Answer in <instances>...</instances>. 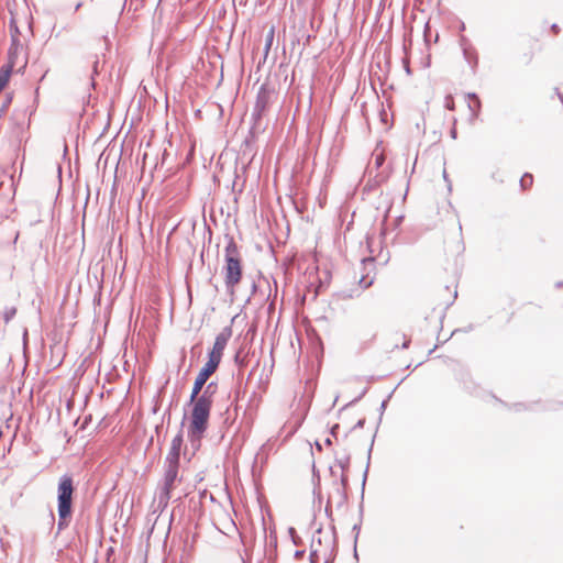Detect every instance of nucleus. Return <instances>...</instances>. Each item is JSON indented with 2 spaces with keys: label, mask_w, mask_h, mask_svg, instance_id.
Masks as SVG:
<instances>
[{
  "label": "nucleus",
  "mask_w": 563,
  "mask_h": 563,
  "mask_svg": "<svg viewBox=\"0 0 563 563\" xmlns=\"http://www.w3.org/2000/svg\"><path fill=\"white\" fill-rule=\"evenodd\" d=\"M350 466V456H343L341 459H336L335 467H339L341 472H347Z\"/></svg>",
  "instance_id": "nucleus-9"
},
{
  "label": "nucleus",
  "mask_w": 563,
  "mask_h": 563,
  "mask_svg": "<svg viewBox=\"0 0 563 563\" xmlns=\"http://www.w3.org/2000/svg\"><path fill=\"white\" fill-rule=\"evenodd\" d=\"M373 156H374V163H375L376 168H379L385 162L384 154L374 152Z\"/></svg>",
  "instance_id": "nucleus-15"
},
{
  "label": "nucleus",
  "mask_w": 563,
  "mask_h": 563,
  "mask_svg": "<svg viewBox=\"0 0 563 563\" xmlns=\"http://www.w3.org/2000/svg\"><path fill=\"white\" fill-rule=\"evenodd\" d=\"M347 482H349V478H347L346 472H341L340 473V486H341L342 492H345V489L347 488Z\"/></svg>",
  "instance_id": "nucleus-16"
},
{
  "label": "nucleus",
  "mask_w": 563,
  "mask_h": 563,
  "mask_svg": "<svg viewBox=\"0 0 563 563\" xmlns=\"http://www.w3.org/2000/svg\"><path fill=\"white\" fill-rule=\"evenodd\" d=\"M330 470H331V473H332L333 475H335V471H334V468H333V467H331Z\"/></svg>",
  "instance_id": "nucleus-29"
},
{
  "label": "nucleus",
  "mask_w": 563,
  "mask_h": 563,
  "mask_svg": "<svg viewBox=\"0 0 563 563\" xmlns=\"http://www.w3.org/2000/svg\"><path fill=\"white\" fill-rule=\"evenodd\" d=\"M302 554H303V551H297L295 555H296V558H300Z\"/></svg>",
  "instance_id": "nucleus-22"
},
{
  "label": "nucleus",
  "mask_w": 563,
  "mask_h": 563,
  "mask_svg": "<svg viewBox=\"0 0 563 563\" xmlns=\"http://www.w3.org/2000/svg\"><path fill=\"white\" fill-rule=\"evenodd\" d=\"M179 483H181V476L179 475V464L164 463V475L155 497L157 508L159 510L163 511L167 507L172 498V492Z\"/></svg>",
  "instance_id": "nucleus-4"
},
{
  "label": "nucleus",
  "mask_w": 563,
  "mask_h": 563,
  "mask_svg": "<svg viewBox=\"0 0 563 563\" xmlns=\"http://www.w3.org/2000/svg\"><path fill=\"white\" fill-rule=\"evenodd\" d=\"M363 269L366 271L369 268V272L374 269L375 260L373 257H367L362 260Z\"/></svg>",
  "instance_id": "nucleus-14"
},
{
  "label": "nucleus",
  "mask_w": 563,
  "mask_h": 563,
  "mask_svg": "<svg viewBox=\"0 0 563 563\" xmlns=\"http://www.w3.org/2000/svg\"><path fill=\"white\" fill-rule=\"evenodd\" d=\"M15 314H16V308L9 307L4 310L3 319L5 322H9L10 320H12L14 318Z\"/></svg>",
  "instance_id": "nucleus-13"
},
{
  "label": "nucleus",
  "mask_w": 563,
  "mask_h": 563,
  "mask_svg": "<svg viewBox=\"0 0 563 563\" xmlns=\"http://www.w3.org/2000/svg\"><path fill=\"white\" fill-rule=\"evenodd\" d=\"M316 555H317V554H316V552H311L310 558H311V562H312V563H313V558H314Z\"/></svg>",
  "instance_id": "nucleus-26"
},
{
  "label": "nucleus",
  "mask_w": 563,
  "mask_h": 563,
  "mask_svg": "<svg viewBox=\"0 0 563 563\" xmlns=\"http://www.w3.org/2000/svg\"><path fill=\"white\" fill-rule=\"evenodd\" d=\"M273 37H274V29H272L268 33L267 42H266V51H268L271 48Z\"/></svg>",
  "instance_id": "nucleus-17"
},
{
  "label": "nucleus",
  "mask_w": 563,
  "mask_h": 563,
  "mask_svg": "<svg viewBox=\"0 0 563 563\" xmlns=\"http://www.w3.org/2000/svg\"><path fill=\"white\" fill-rule=\"evenodd\" d=\"M268 103L269 95L266 90L262 88L257 93L255 106L252 112V117L255 121H258L262 118L263 113L268 107Z\"/></svg>",
  "instance_id": "nucleus-7"
},
{
  "label": "nucleus",
  "mask_w": 563,
  "mask_h": 563,
  "mask_svg": "<svg viewBox=\"0 0 563 563\" xmlns=\"http://www.w3.org/2000/svg\"><path fill=\"white\" fill-rule=\"evenodd\" d=\"M445 107L449 109V110H453L454 109V100L452 97H446L445 98Z\"/></svg>",
  "instance_id": "nucleus-18"
},
{
  "label": "nucleus",
  "mask_w": 563,
  "mask_h": 563,
  "mask_svg": "<svg viewBox=\"0 0 563 563\" xmlns=\"http://www.w3.org/2000/svg\"><path fill=\"white\" fill-rule=\"evenodd\" d=\"M181 445H183V434L178 433L172 440L170 449L165 459V464H179Z\"/></svg>",
  "instance_id": "nucleus-8"
},
{
  "label": "nucleus",
  "mask_w": 563,
  "mask_h": 563,
  "mask_svg": "<svg viewBox=\"0 0 563 563\" xmlns=\"http://www.w3.org/2000/svg\"><path fill=\"white\" fill-rule=\"evenodd\" d=\"M373 283H374V277L369 276V272L366 275H362V277L358 280V284L363 289L371 287L373 285Z\"/></svg>",
  "instance_id": "nucleus-11"
},
{
  "label": "nucleus",
  "mask_w": 563,
  "mask_h": 563,
  "mask_svg": "<svg viewBox=\"0 0 563 563\" xmlns=\"http://www.w3.org/2000/svg\"><path fill=\"white\" fill-rule=\"evenodd\" d=\"M552 30L556 33V32H558V30H559V29H558V25H556V24H553V25H552Z\"/></svg>",
  "instance_id": "nucleus-25"
},
{
  "label": "nucleus",
  "mask_w": 563,
  "mask_h": 563,
  "mask_svg": "<svg viewBox=\"0 0 563 563\" xmlns=\"http://www.w3.org/2000/svg\"><path fill=\"white\" fill-rule=\"evenodd\" d=\"M231 336H232L231 327H225L221 330V332L216 336L213 346H212L211 351L209 352V355H208L209 362H213L217 365L220 364V362L222 360L223 351H224L229 340L231 339Z\"/></svg>",
  "instance_id": "nucleus-5"
},
{
  "label": "nucleus",
  "mask_w": 563,
  "mask_h": 563,
  "mask_svg": "<svg viewBox=\"0 0 563 563\" xmlns=\"http://www.w3.org/2000/svg\"><path fill=\"white\" fill-rule=\"evenodd\" d=\"M15 57L16 56H9V67H10V70H12L13 67L16 65Z\"/></svg>",
  "instance_id": "nucleus-19"
},
{
  "label": "nucleus",
  "mask_w": 563,
  "mask_h": 563,
  "mask_svg": "<svg viewBox=\"0 0 563 563\" xmlns=\"http://www.w3.org/2000/svg\"><path fill=\"white\" fill-rule=\"evenodd\" d=\"M219 365L214 364L213 362L207 361V363L203 365V367L198 373L194 386H192V396L196 398L197 395H199L203 387H206V383L209 379V377L217 371Z\"/></svg>",
  "instance_id": "nucleus-6"
},
{
  "label": "nucleus",
  "mask_w": 563,
  "mask_h": 563,
  "mask_svg": "<svg viewBox=\"0 0 563 563\" xmlns=\"http://www.w3.org/2000/svg\"><path fill=\"white\" fill-rule=\"evenodd\" d=\"M219 386L216 382H210L202 388L201 393L194 398L190 395L189 402L191 411L188 426V439L191 444L199 445L208 426L212 404L218 395Z\"/></svg>",
  "instance_id": "nucleus-1"
},
{
  "label": "nucleus",
  "mask_w": 563,
  "mask_h": 563,
  "mask_svg": "<svg viewBox=\"0 0 563 563\" xmlns=\"http://www.w3.org/2000/svg\"><path fill=\"white\" fill-rule=\"evenodd\" d=\"M404 67H405V69H406V73H407L408 75H410V73H411V71H410V67H409V62H408V59H404Z\"/></svg>",
  "instance_id": "nucleus-20"
},
{
  "label": "nucleus",
  "mask_w": 563,
  "mask_h": 563,
  "mask_svg": "<svg viewBox=\"0 0 563 563\" xmlns=\"http://www.w3.org/2000/svg\"><path fill=\"white\" fill-rule=\"evenodd\" d=\"M451 135H452V137H453V139H455V137H456V131H455V129H453V130L451 131Z\"/></svg>",
  "instance_id": "nucleus-23"
},
{
  "label": "nucleus",
  "mask_w": 563,
  "mask_h": 563,
  "mask_svg": "<svg viewBox=\"0 0 563 563\" xmlns=\"http://www.w3.org/2000/svg\"><path fill=\"white\" fill-rule=\"evenodd\" d=\"M559 98H560V100H561V101H562V103H563V95L559 93Z\"/></svg>",
  "instance_id": "nucleus-28"
},
{
  "label": "nucleus",
  "mask_w": 563,
  "mask_h": 563,
  "mask_svg": "<svg viewBox=\"0 0 563 563\" xmlns=\"http://www.w3.org/2000/svg\"><path fill=\"white\" fill-rule=\"evenodd\" d=\"M468 96H470V98L473 99V102L468 103V108L472 111L473 115H477V112H478L479 107H481V102H479L478 98L475 95H468Z\"/></svg>",
  "instance_id": "nucleus-12"
},
{
  "label": "nucleus",
  "mask_w": 563,
  "mask_h": 563,
  "mask_svg": "<svg viewBox=\"0 0 563 563\" xmlns=\"http://www.w3.org/2000/svg\"><path fill=\"white\" fill-rule=\"evenodd\" d=\"M288 531H289V534L291 536L294 542L296 543V540H295L296 530H295V528H289Z\"/></svg>",
  "instance_id": "nucleus-21"
},
{
  "label": "nucleus",
  "mask_w": 563,
  "mask_h": 563,
  "mask_svg": "<svg viewBox=\"0 0 563 563\" xmlns=\"http://www.w3.org/2000/svg\"><path fill=\"white\" fill-rule=\"evenodd\" d=\"M224 284L228 292L233 296L235 287L242 279V260L236 243L231 238L224 250Z\"/></svg>",
  "instance_id": "nucleus-3"
},
{
  "label": "nucleus",
  "mask_w": 563,
  "mask_h": 563,
  "mask_svg": "<svg viewBox=\"0 0 563 563\" xmlns=\"http://www.w3.org/2000/svg\"><path fill=\"white\" fill-rule=\"evenodd\" d=\"M325 444H327V445H330V444H331V440H330V439H327V440H325Z\"/></svg>",
  "instance_id": "nucleus-27"
},
{
  "label": "nucleus",
  "mask_w": 563,
  "mask_h": 563,
  "mask_svg": "<svg viewBox=\"0 0 563 563\" xmlns=\"http://www.w3.org/2000/svg\"><path fill=\"white\" fill-rule=\"evenodd\" d=\"M75 492L73 477L68 474L60 476L57 486L58 532L66 529L73 516V494Z\"/></svg>",
  "instance_id": "nucleus-2"
},
{
  "label": "nucleus",
  "mask_w": 563,
  "mask_h": 563,
  "mask_svg": "<svg viewBox=\"0 0 563 563\" xmlns=\"http://www.w3.org/2000/svg\"><path fill=\"white\" fill-rule=\"evenodd\" d=\"M533 184V177L531 174L526 173L520 179V187L526 190Z\"/></svg>",
  "instance_id": "nucleus-10"
},
{
  "label": "nucleus",
  "mask_w": 563,
  "mask_h": 563,
  "mask_svg": "<svg viewBox=\"0 0 563 563\" xmlns=\"http://www.w3.org/2000/svg\"><path fill=\"white\" fill-rule=\"evenodd\" d=\"M97 66H98V60L95 62L93 64V71L97 73Z\"/></svg>",
  "instance_id": "nucleus-24"
}]
</instances>
